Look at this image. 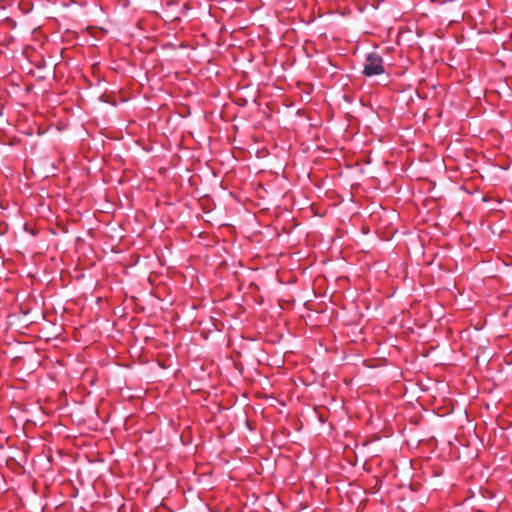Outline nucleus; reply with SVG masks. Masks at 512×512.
Listing matches in <instances>:
<instances>
[{"label": "nucleus", "mask_w": 512, "mask_h": 512, "mask_svg": "<svg viewBox=\"0 0 512 512\" xmlns=\"http://www.w3.org/2000/svg\"><path fill=\"white\" fill-rule=\"evenodd\" d=\"M384 72L382 58L377 54H369L364 64L366 76L379 75Z\"/></svg>", "instance_id": "obj_1"}]
</instances>
